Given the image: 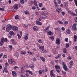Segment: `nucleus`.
<instances>
[{
    "mask_svg": "<svg viewBox=\"0 0 77 77\" xmlns=\"http://www.w3.org/2000/svg\"><path fill=\"white\" fill-rule=\"evenodd\" d=\"M62 65L63 67L64 70H65V71H68V68H67L66 65V64H65V62H63L62 63Z\"/></svg>",
    "mask_w": 77,
    "mask_h": 77,
    "instance_id": "1",
    "label": "nucleus"
},
{
    "mask_svg": "<svg viewBox=\"0 0 77 77\" xmlns=\"http://www.w3.org/2000/svg\"><path fill=\"white\" fill-rule=\"evenodd\" d=\"M12 26L11 25L9 24L8 25V26L7 27L6 31L7 32H9L10 31V30L12 29Z\"/></svg>",
    "mask_w": 77,
    "mask_h": 77,
    "instance_id": "2",
    "label": "nucleus"
},
{
    "mask_svg": "<svg viewBox=\"0 0 77 77\" xmlns=\"http://www.w3.org/2000/svg\"><path fill=\"white\" fill-rule=\"evenodd\" d=\"M55 67L56 69V70L57 72L58 73H59L61 71L60 69V66H55Z\"/></svg>",
    "mask_w": 77,
    "mask_h": 77,
    "instance_id": "3",
    "label": "nucleus"
},
{
    "mask_svg": "<svg viewBox=\"0 0 77 77\" xmlns=\"http://www.w3.org/2000/svg\"><path fill=\"white\" fill-rule=\"evenodd\" d=\"M77 25L75 24H73L72 26V29L73 30H74V31H75V30H77V27L76 26Z\"/></svg>",
    "mask_w": 77,
    "mask_h": 77,
    "instance_id": "4",
    "label": "nucleus"
},
{
    "mask_svg": "<svg viewBox=\"0 0 77 77\" xmlns=\"http://www.w3.org/2000/svg\"><path fill=\"white\" fill-rule=\"evenodd\" d=\"M39 49L40 50H42V53H47V51L45 50L44 51V47L43 46H41L39 48Z\"/></svg>",
    "mask_w": 77,
    "mask_h": 77,
    "instance_id": "5",
    "label": "nucleus"
},
{
    "mask_svg": "<svg viewBox=\"0 0 77 77\" xmlns=\"http://www.w3.org/2000/svg\"><path fill=\"white\" fill-rule=\"evenodd\" d=\"M4 42H5V38L4 37H2L1 38V41L0 42V46L3 45Z\"/></svg>",
    "mask_w": 77,
    "mask_h": 77,
    "instance_id": "6",
    "label": "nucleus"
},
{
    "mask_svg": "<svg viewBox=\"0 0 77 77\" xmlns=\"http://www.w3.org/2000/svg\"><path fill=\"white\" fill-rule=\"evenodd\" d=\"M60 39L59 38H57L56 40V44L57 45H60Z\"/></svg>",
    "mask_w": 77,
    "mask_h": 77,
    "instance_id": "7",
    "label": "nucleus"
},
{
    "mask_svg": "<svg viewBox=\"0 0 77 77\" xmlns=\"http://www.w3.org/2000/svg\"><path fill=\"white\" fill-rule=\"evenodd\" d=\"M50 75L51 77H56V76H55V74L53 73V70H51V72H50Z\"/></svg>",
    "mask_w": 77,
    "mask_h": 77,
    "instance_id": "8",
    "label": "nucleus"
},
{
    "mask_svg": "<svg viewBox=\"0 0 77 77\" xmlns=\"http://www.w3.org/2000/svg\"><path fill=\"white\" fill-rule=\"evenodd\" d=\"M12 29L16 32H18V27L14 26L13 27H12Z\"/></svg>",
    "mask_w": 77,
    "mask_h": 77,
    "instance_id": "9",
    "label": "nucleus"
},
{
    "mask_svg": "<svg viewBox=\"0 0 77 77\" xmlns=\"http://www.w3.org/2000/svg\"><path fill=\"white\" fill-rule=\"evenodd\" d=\"M40 17L42 19H44L45 18H47V16L43 14L40 15Z\"/></svg>",
    "mask_w": 77,
    "mask_h": 77,
    "instance_id": "10",
    "label": "nucleus"
},
{
    "mask_svg": "<svg viewBox=\"0 0 77 77\" xmlns=\"http://www.w3.org/2000/svg\"><path fill=\"white\" fill-rule=\"evenodd\" d=\"M12 74L13 75V77H17V73L15 71H12Z\"/></svg>",
    "mask_w": 77,
    "mask_h": 77,
    "instance_id": "11",
    "label": "nucleus"
},
{
    "mask_svg": "<svg viewBox=\"0 0 77 77\" xmlns=\"http://www.w3.org/2000/svg\"><path fill=\"white\" fill-rule=\"evenodd\" d=\"M56 11L58 13H60L62 11V9L60 8H59L56 9Z\"/></svg>",
    "mask_w": 77,
    "mask_h": 77,
    "instance_id": "12",
    "label": "nucleus"
},
{
    "mask_svg": "<svg viewBox=\"0 0 77 77\" xmlns=\"http://www.w3.org/2000/svg\"><path fill=\"white\" fill-rule=\"evenodd\" d=\"M29 35V34H26L25 35V37L24 38V39H25L26 41L27 40V39H28V36Z\"/></svg>",
    "mask_w": 77,
    "mask_h": 77,
    "instance_id": "13",
    "label": "nucleus"
},
{
    "mask_svg": "<svg viewBox=\"0 0 77 77\" xmlns=\"http://www.w3.org/2000/svg\"><path fill=\"white\" fill-rule=\"evenodd\" d=\"M73 61H71L69 63L70 66L69 68H71V67H72L73 65Z\"/></svg>",
    "mask_w": 77,
    "mask_h": 77,
    "instance_id": "14",
    "label": "nucleus"
},
{
    "mask_svg": "<svg viewBox=\"0 0 77 77\" xmlns=\"http://www.w3.org/2000/svg\"><path fill=\"white\" fill-rule=\"evenodd\" d=\"M18 5L17 4H16V5H14V9H16L17 10V9H18Z\"/></svg>",
    "mask_w": 77,
    "mask_h": 77,
    "instance_id": "15",
    "label": "nucleus"
},
{
    "mask_svg": "<svg viewBox=\"0 0 77 77\" xmlns=\"http://www.w3.org/2000/svg\"><path fill=\"white\" fill-rule=\"evenodd\" d=\"M12 61V58H10L8 59V63L11 64V62Z\"/></svg>",
    "mask_w": 77,
    "mask_h": 77,
    "instance_id": "16",
    "label": "nucleus"
},
{
    "mask_svg": "<svg viewBox=\"0 0 77 77\" xmlns=\"http://www.w3.org/2000/svg\"><path fill=\"white\" fill-rule=\"evenodd\" d=\"M47 33L48 35H51L52 33V32L50 31H48L47 32Z\"/></svg>",
    "mask_w": 77,
    "mask_h": 77,
    "instance_id": "17",
    "label": "nucleus"
},
{
    "mask_svg": "<svg viewBox=\"0 0 77 77\" xmlns=\"http://www.w3.org/2000/svg\"><path fill=\"white\" fill-rule=\"evenodd\" d=\"M11 41H12V44H13V45H16L17 44L16 42H15L14 41V39H12Z\"/></svg>",
    "mask_w": 77,
    "mask_h": 77,
    "instance_id": "18",
    "label": "nucleus"
},
{
    "mask_svg": "<svg viewBox=\"0 0 77 77\" xmlns=\"http://www.w3.org/2000/svg\"><path fill=\"white\" fill-rule=\"evenodd\" d=\"M36 24H37L38 25H42V23H41V22H40L38 21H36Z\"/></svg>",
    "mask_w": 77,
    "mask_h": 77,
    "instance_id": "19",
    "label": "nucleus"
},
{
    "mask_svg": "<svg viewBox=\"0 0 77 77\" xmlns=\"http://www.w3.org/2000/svg\"><path fill=\"white\" fill-rule=\"evenodd\" d=\"M7 68H8V67H7V66H5V67L4 71H5L6 73H8V70H7Z\"/></svg>",
    "mask_w": 77,
    "mask_h": 77,
    "instance_id": "20",
    "label": "nucleus"
},
{
    "mask_svg": "<svg viewBox=\"0 0 77 77\" xmlns=\"http://www.w3.org/2000/svg\"><path fill=\"white\" fill-rule=\"evenodd\" d=\"M54 3L55 5V8H58V7H59V5H58L57 2H54Z\"/></svg>",
    "mask_w": 77,
    "mask_h": 77,
    "instance_id": "21",
    "label": "nucleus"
},
{
    "mask_svg": "<svg viewBox=\"0 0 77 77\" xmlns=\"http://www.w3.org/2000/svg\"><path fill=\"white\" fill-rule=\"evenodd\" d=\"M33 29L34 31H37L38 30V27L36 26H34L33 28Z\"/></svg>",
    "mask_w": 77,
    "mask_h": 77,
    "instance_id": "22",
    "label": "nucleus"
},
{
    "mask_svg": "<svg viewBox=\"0 0 77 77\" xmlns=\"http://www.w3.org/2000/svg\"><path fill=\"white\" fill-rule=\"evenodd\" d=\"M9 34L10 35H15V33H14V32L13 31H10L9 32Z\"/></svg>",
    "mask_w": 77,
    "mask_h": 77,
    "instance_id": "23",
    "label": "nucleus"
},
{
    "mask_svg": "<svg viewBox=\"0 0 77 77\" xmlns=\"http://www.w3.org/2000/svg\"><path fill=\"white\" fill-rule=\"evenodd\" d=\"M40 59H41L43 61V62H45V59L44 57H41Z\"/></svg>",
    "mask_w": 77,
    "mask_h": 77,
    "instance_id": "24",
    "label": "nucleus"
},
{
    "mask_svg": "<svg viewBox=\"0 0 77 77\" xmlns=\"http://www.w3.org/2000/svg\"><path fill=\"white\" fill-rule=\"evenodd\" d=\"M60 56H61V54H58L57 57H55V58L56 59H58V58H59L60 57Z\"/></svg>",
    "mask_w": 77,
    "mask_h": 77,
    "instance_id": "25",
    "label": "nucleus"
},
{
    "mask_svg": "<svg viewBox=\"0 0 77 77\" xmlns=\"http://www.w3.org/2000/svg\"><path fill=\"white\" fill-rule=\"evenodd\" d=\"M29 66L30 68H31V69H33L34 68V66L32 64H30Z\"/></svg>",
    "mask_w": 77,
    "mask_h": 77,
    "instance_id": "26",
    "label": "nucleus"
},
{
    "mask_svg": "<svg viewBox=\"0 0 77 77\" xmlns=\"http://www.w3.org/2000/svg\"><path fill=\"white\" fill-rule=\"evenodd\" d=\"M70 14L71 15H72V16H77V14H74V13L71 12L70 13Z\"/></svg>",
    "mask_w": 77,
    "mask_h": 77,
    "instance_id": "27",
    "label": "nucleus"
},
{
    "mask_svg": "<svg viewBox=\"0 0 77 77\" xmlns=\"http://www.w3.org/2000/svg\"><path fill=\"white\" fill-rule=\"evenodd\" d=\"M74 38H75L74 42H76V41H77L76 39H77V36L76 35H75L74 36Z\"/></svg>",
    "mask_w": 77,
    "mask_h": 77,
    "instance_id": "28",
    "label": "nucleus"
},
{
    "mask_svg": "<svg viewBox=\"0 0 77 77\" xmlns=\"http://www.w3.org/2000/svg\"><path fill=\"white\" fill-rule=\"evenodd\" d=\"M20 2L21 4H23L24 3V0H20Z\"/></svg>",
    "mask_w": 77,
    "mask_h": 77,
    "instance_id": "29",
    "label": "nucleus"
},
{
    "mask_svg": "<svg viewBox=\"0 0 77 77\" xmlns=\"http://www.w3.org/2000/svg\"><path fill=\"white\" fill-rule=\"evenodd\" d=\"M33 3L35 6H37V2H36V1L35 0H34Z\"/></svg>",
    "mask_w": 77,
    "mask_h": 77,
    "instance_id": "30",
    "label": "nucleus"
},
{
    "mask_svg": "<svg viewBox=\"0 0 77 77\" xmlns=\"http://www.w3.org/2000/svg\"><path fill=\"white\" fill-rule=\"evenodd\" d=\"M63 51L64 53H66V48H64L63 49Z\"/></svg>",
    "mask_w": 77,
    "mask_h": 77,
    "instance_id": "31",
    "label": "nucleus"
},
{
    "mask_svg": "<svg viewBox=\"0 0 77 77\" xmlns=\"http://www.w3.org/2000/svg\"><path fill=\"white\" fill-rule=\"evenodd\" d=\"M21 71L22 72H24V69H23V67H22L21 68Z\"/></svg>",
    "mask_w": 77,
    "mask_h": 77,
    "instance_id": "32",
    "label": "nucleus"
},
{
    "mask_svg": "<svg viewBox=\"0 0 77 77\" xmlns=\"http://www.w3.org/2000/svg\"><path fill=\"white\" fill-rule=\"evenodd\" d=\"M49 29H50V26H48L47 27L46 29H45V31H46V30H49Z\"/></svg>",
    "mask_w": 77,
    "mask_h": 77,
    "instance_id": "33",
    "label": "nucleus"
},
{
    "mask_svg": "<svg viewBox=\"0 0 77 77\" xmlns=\"http://www.w3.org/2000/svg\"><path fill=\"white\" fill-rule=\"evenodd\" d=\"M58 22L60 24H63V22H62L60 20H59Z\"/></svg>",
    "mask_w": 77,
    "mask_h": 77,
    "instance_id": "34",
    "label": "nucleus"
},
{
    "mask_svg": "<svg viewBox=\"0 0 77 77\" xmlns=\"http://www.w3.org/2000/svg\"><path fill=\"white\" fill-rule=\"evenodd\" d=\"M66 33H67V34H69L71 32V31L69 30H67V31H66Z\"/></svg>",
    "mask_w": 77,
    "mask_h": 77,
    "instance_id": "35",
    "label": "nucleus"
},
{
    "mask_svg": "<svg viewBox=\"0 0 77 77\" xmlns=\"http://www.w3.org/2000/svg\"><path fill=\"white\" fill-rule=\"evenodd\" d=\"M50 39H51L52 41H54V37H49Z\"/></svg>",
    "mask_w": 77,
    "mask_h": 77,
    "instance_id": "36",
    "label": "nucleus"
},
{
    "mask_svg": "<svg viewBox=\"0 0 77 77\" xmlns=\"http://www.w3.org/2000/svg\"><path fill=\"white\" fill-rule=\"evenodd\" d=\"M9 47L10 48V49L11 50H12V46L11 45H9Z\"/></svg>",
    "mask_w": 77,
    "mask_h": 77,
    "instance_id": "37",
    "label": "nucleus"
},
{
    "mask_svg": "<svg viewBox=\"0 0 77 77\" xmlns=\"http://www.w3.org/2000/svg\"><path fill=\"white\" fill-rule=\"evenodd\" d=\"M15 63H16L14 61H12L11 63L10 64H12V65H15Z\"/></svg>",
    "mask_w": 77,
    "mask_h": 77,
    "instance_id": "38",
    "label": "nucleus"
},
{
    "mask_svg": "<svg viewBox=\"0 0 77 77\" xmlns=\"http://www.w3.org/2000/svg\"><path fill=\"white\" fill-rule=\"evenodd\" d=\"M67 59H68V60H71V59H72V58H71V57L69 56L68 57Z\"/></svg>",
    "mask_w": 77,
    "mask_h": 77,
    "instance_id": "39",
    "label": "nucleus"
},
{
    "mask_svg": "<svg viewBox=\"0 0 77 77\" xmlns=\"http://www.w3.org/2000/svg\"><path fill=\"white\" fill-rule=\"evenodd\" d=\"M69 44H68L67 43L66 44V47L67 48H68V47H69Z\"/></svg>",
    "mask_w": 77,
    "mask_h": 77,
    "instance_id": "40",
    "label": "nucleus"
},
{
    "mask_svg": "<svg viewBox=\"0 0 77 77\" xmlns=\"http://www.w3.org/2000/svg\"><path fill=\"white\" fill-rule=\"evenodd\" d=\"M17 35L18 37V39H20L21 38V35L19 34H17Z\"/></svg>",
    "mask_w": 77,
    "mask_h": 77,
    "instance_id": "41",
    "label": "nucleus"
},
{
    "mask_svg": "<svg viewBox=\"0 0 77 77\" xmlns=\"http://www.w3.org/2000/svg\"><path fill=\"white\" fill-rule=\"evenodd\" d=\"M21 53L22 54H26L25 51L23 52V51H21Z\"/></svg>",
    "mask_w": 77,
    "mask_h": 77,
    "instance_id": "42",
    "label": "nucleus"
},
{
    "mask_svg": "<svg viewBox=\"0 0 77 77\" xmlns=\"http://www.w3.org/2000/svg\"><path fill=\"white\" fill-rule=\"evenodd\" d=\"M38 6L39 7H42V3H40L38 4Z\"/></svg>",
    "mask_w": 77,
    "mask_h": 77,
    "instance_id": "43",
    "label": "nucleus"
},
{
    "mask_svg": "<svg viewBox=\"0 0 77 77\" xmlns=\"http://www.w3.org/2000/svg\"><path fill=\"white\" fill-rule=\"evenodd\" d=\"M0 11H5V9L3 8H0Z\"/></svg>",
    "mask_w": 77,
    "mask_h": 77,
    "instance_id": "44",
    "label": "nucleus"
},
{
    "mask_svg": "<svg viewBox=\"0 0 77 77\" xmlns=\"http://www.w3.org/2000/svg\"><path fill=\"white\" fill-rule=\"evenodd\" d=\"M74 2L76 5V6H77V0H74Z\"/></svg>",
    "mask_w": 77,
    "mask_h": 77,
    "instance_id": "45",
    "label": "nucleus"
},
{
    "mask_svg": "<svg viewBox=\"0 0 77 77\" xmlns=\"http://www.w3.org/2000/svg\"><path fill=\"white\" fill-rule=\"evenodd\" d=\"M14 56L15 57H18V54L17 53H16L14 55Z\"/></svg>",
    "mask_w": 77,
    "mask_h": 77,
    "instance_id": "46",
    "label": "nucleus"
},
{
    "mask_svg": "<svg viewBox=\"0 0 77 77\" xmlns=\"http://www.w3.org/2000/svg\"><path fill=\"white\" fill-rule=\"evenodd\" d=\"M33 2L32 1H30L29 2V4L30 5H32L33 4Z\"/></svg>",
    "mask_w": 77,
    "mask_h": 77,
    "instance_id": "47",
    "label": "nucleus"
},
{
    "mask_svg": "<svg viewBox=\"0 0 77 77\" xmlns=\"http://www.w3.org/2000/svg\"><path fill=\"white\" fill-rule=\"evenodd\" d=\"M61 13L62 15H63V16H64V15H65V13L64 12L62 11Z\"/></svg>",
    "mask_w": 77,
    "mask_h": 77,
    "instance_id": "48",
    "label": "nucleus"
},
{
    "mask_svg": "<svg viewBox=\"0 0 77 77\" xmlns=\"http://www.w3.org/2000/svg\"><path fill=\"white\" fill-rule=\"evenodd\" d=\"M57 2L58 4H60V3H61V1L60 0H58Z\"/></svg>",
    "mask_w": 77,
    "mask_h": 77,
    "instance_id": "49",
    "label": "nucleus"
},
{
    "mask_svg": "<svg viewBox=\"0 0 77 77\" xmlns=\"http://www.w3.org/2000/svg\"><path fill=\"white\" fill-rule=\"evenodd\" d=\"M18 18V15H16L15 17L16 20H17Z\"/></svg>",
    "mask_w": 77,
    "mask_h": 77,
    "instance_id": "50",
    "label": "nucleus"
},
{
    "mask_svg": "<svg viewBox=\"0 0 77 77\" xmlns=\"http://www.w3.org/2000/svg\"><path fill=\"white\" fill-rule=\"evenodd\" d=\"M75 21L76 23H77V17H76L74 18Z\"/></svg>",
    "mask_w": 77,
    "mask_h": 77,
    "instance_id": "51",
    "label": "nucleus"
},
{
    "mask_svg": "<svg viewBox=\"0 0 77 77\" xmlns=\"http://www.w3.org/2000/svg\"><path fill=\"white\" fill-rule=\"evenodd\" d=\"M66 42H68V38H66L65 39Z\"/></svg>",
    "mask_w": 77,
    "mask_h": 77,
    "instance_id": "52",
    "label": "nucleus"
},
{
    "mask_svg": "<svg viewBox=\"0 0 77 77\" xmlns=\"http://www.w3.org/2000/svg\"><path fill=\"white\" fill-rule=\"evenodd\" d=\"M35 14L37 15H38L39 14V12H38V11H36L35 12Z\"/></svg>",
    "mask_w": 77,
    "mask_h": 77,
    "instance_id": "53",
    "label": "nucleus"
},
{
    "mask_svg": "<svg viewBox=\"0 0 77 77\" xmlns=\"http://www.w3.org/2000/svg\"><path fill=\"white\" fill-rule=\"evenodd\" d=\"M68 23V21H66L64 22V24H67Z\"/></svg>",
    "mask_w": 77,
    "mask_h": 77,
    "instance_id": "54",
    "label": "nucleus"
},
{
    "mask_svg": "<svg viewBox=\"0 0 77 77\" xmlns=\"http://www.w3.org/2000/svg\"><path fill=\"white\" fill-rule=\"evenodd\" d=\"M12 35H8V37L9 38H11Z\"/></svg>",
    "mask_w": 77,
    "mask_h": 77,
    "instance_id": "55",
    "label": "nucleus"
},
{
    "mask_svg": "<svg viewBox=\"0 0 77 77\" xmlns=\"http://www.w3.org/2000/svg\"><path fill=\"white\" fill-rule=\"evenodd\" d=\"M38 42L39 43H40V44H41L42 43V41H41V39H39Z\"/></svg>",
    "mask_w": 77,
    "mask_h": 77,
    "instance_id": "56",
    "label": "nucleus"
},
{
    "mask_svg": "<svg viewBox=\"0 0 77 77\" xmlns=\"http://www.w3.org/2000/svg\"><path fill=\"white\" fill-rule=\"evenodd\" d=\"M7 57V56H6V55H4L3 57L4 59H6Z\"/></svg>",
    "mask_w": 77,
    "mask_h": 77,
    "instance_id": "57",
    "label": "nucleus"
},
{
    "mask_svg": "<svg viewBox=\"0 0 77 77\" xmlns=\"http://www.w3.org/2000/svg\"><path fill=\"white\" fill-rule=\"evenodd\" d=\"M62 73L63 75H66V72L63 71H62Z\"/></svg>",
    "mask_w": 77,
    "mask_h": 77,
    "instance_id": "58",
    "label": "nucleus"
},
{
    "mask_svg": "<svg viewBox=\"0 0 77 77\" xmlns=\"http://www.w3.org/2000/svg\"><path fill=\"white\" fill-rule=\"evenodd\" d=\"M61 29L63 31H64V30H65V28H64V27H62L61 28Z\"/></svg>",
    "mask_w": 77,
    "mask_h": 77,
    "instance_id": "59",
    "label": "nucleus"
},
{
    "mask_svg": "<svg viewBox=\"0 0 77 77\" xmlns=\"http://www.w3.org/2000/svg\"><path fill=\"white\" fill-rule=\"evenodd\" d=\"M39 74H42V71L41 70H39L38 71Z\"/></svg>",
    "mask_w": 77,
    "mask_h": 77,
    "instance_id": "60",
    "label": "nucleus"
},
{
    "mask_svg": "<svg viewBox=\"0 0 77 77\" xmlns=\"http://www.w3.org/2000/svg\"><path fill=\"white\" fill-rule=\"evenodd\" d=\"M46 10V8H42V10L45 11Z\"/></svg>",
    "mask_w": 77,
    "mask_h": 77,
    "instance_id": "61",
    "label": "nucleus"
},
{
    "mask_svg": "<svg viewBox=\"0 0 77 77\" xmlns=\"http://www.w3.org/2000/svg\"><path fill=\"white\" fill-rule=\"evenodd\" d=\"M33 61H35L36 60V58H35V57H34L33 59Z\"/></svg>",
    "mask_w": 77,
    "mask_h": 77,
    "instance_id": "62",
    "label": "nucleus"
},
{
    "mask_svg": "<svg viewBox=\"0 0 77 77\" xmlns=\"http://www.w3.org/2000/svg\"><path fill=\"white\" fill-rule=\"evenodd\" d=\"M4 40H5V42H7L8 39H7V38H5V39Z\"/></svg>",
    "mask_w": 77,
    "mask_h": 77,
    "instance_id": "63",
    "label": "nucleus"
},
{
    "mask_svg": "<svg viewBox=\"0 0 77 77\" xmlns=\"http://www.w3.org/2000/svg\"><path fill=\"white\" fill-rule=\"evenodd\" d=\"M21 77H26L25 75H21Z\"/></svg>",
    "mask_w": 77,
    "mask_h": 77,
    "instance_id": "64",
    "label": "nucleus"
}]
</instances>
